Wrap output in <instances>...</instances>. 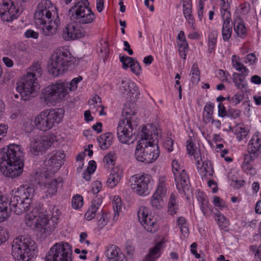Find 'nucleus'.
<instances>
[{
	"instance_id": "f257e3e1",
	"label": "nucleus",
	"mask_w": 261,
	"mask_h": 261,
	"mask_svg": "<svg viewBox=\"0 0 261 261\" xmlns=\"http://www.w3.org/2000/svg\"><path fill=\"white\" fill-rule=\"evenodd\" d=\"M137 138L139 140L135 152L136 159L146 164L155 161L160 155L156 126L152 124L143 126L138 132Z\"/></svg>"
},
{
	"instance_id": "f03ea898",
	"label": "nucleus",
	"mask_w": 261,
	"mask_h": 261,
	"mask_svg": "<svg viewBox=\"0 0 261 261\" xmlns=\"http://www.w3.org/2000/svg\"><path fill=\"white\" fill-rule=\"evenodd\" d=\"M24 152L20 145L10 144L0 149V172L14 178L19 175L24 167Z\"/></svg>"
},
{
	"instance_id": "7ed1b4c3",
	"label": "nucleus",
	"mask_w": 261,
	"mask_h": 261,
	"mask_svg": "<svg viewBox=\"0 0 261 261\" xmlns=\"http://www.w3.org/2000/svg\"><path fill=\"white\" fill-rule=\"evenodd\" d=\"M43 205L39 204L25 217L27 225L33 228H37L40 231L50 232L56 228L61 215L60 211L56 207L52 208L50 219L46 214Z\"/></svg>"
},
{
	"instance_id": "20e7f679",
	"label": "nucleus",
	"mask_w": 261,
	"mask_h": 261,
	"mask_svg": "<svg viewBox=\"0 0 261 261\" xmlns=\"http://www.w3.org/2000/svg\"><path fill=\"white\" fill-rule=\"evenodd\" d=\"M40 65L34 63L29 69L21 80L17 83L16 89L20 95L21 99L28 101L34 96L36 76L41 74Z\"/></svg>"
},
{
	"instance_id": "39448f33",
	"label": "nucleus",
	"mask_w": 261,
	"mask_h": 261,
	"mask_svg": "<svg viewBox=\"0 0 261 261\" xmlns=\"http://www.w3.org/2000/svg\"><path fill=\"white\" fill-rule=\"evenodd\" d=\"M37 246L29 238H15L12 245V255L17 261H31L36 256Z\"/></svg>"
},
{
	"instance_id": "423d86ee",
	"label": "nucleus",
	"mask_w": 261,
	"mask_h": 261,
	"mask_svg": "<svg viewBox=\"0 0 261 261\" xmlns=\"http://www.w3.org/2000/svg\"><path fill=\"white\" fill-rule=\"evenodd\" d=\"M32 198L30 197H11L10 202L0 199V223L9 217V210L14 212L16 215H20L29 210L32 204Z\"/></svg>"
},
{
	"instance_id": "0eeeda50",
	"label": "nucleus",
	"mask_w": 261,
	"mask_h": 261,
	"mask_svg": "<svg viewBox=\"0 0 261 261\" xmlns=\"http://www.w3.org/2000/svg\"><path fill=\"white\" fill-rule=\"evenodd\" d=\"M89 5L87 0H80L75 2L69 10V15L71 19L80 24L92 23L95 19V16L89 8Z\"/></svg>"
},
{
	"instance_id": "6e6552de",
	"label": "nucleus",
	"mask_w": 261,
	"mask_h": 261,
	"mask_svg": "<svg viewBox=\"0 0 261 261\" xmlns=\"http://www.w3.org/2000/svg\"><path fill=\"white\" fill-rule=\"evenodd\" d=\"M68 51L59 50L51 57L48 66V71L55 76L63 74L72 64Z\"/></svg>"
},
{
	"instance_id": "1a4fd4ad",
	"label": "nucleus",
	"mask_w": 261,
	"mask_h": 261,
	"mask_svg": "<svg viewBox=\"0 0 261 261\" xmlns=\"http://www.w3.org/2000/svg\"><path fill=\"white\" fill-rule=\"evenodd\" d=\"M63 114L59 110L46 109L41 111L35 118L36 127L43 132L51 129L55 124L60 122Z\"/></svg>"
},
{
	"instance_id": "9d476101",
	"label": "nucleus",
	"mask_w": 261,
	"mask_h": 261,
	"mask_svg": "<svg viewBox=\"0 0 261 261\" xmlns=\"http://www.w3.org/2000/svg\"><path fill=\"white\" fill-rule=\"evenodd\" d=\"M172 167L176 186L179 194L190 196L192 192L189 188V177L186 171L182 169L181 164L176 160L172 161Z\"/></svg>"
},
{
	"instance_id": "9b49d317",
	"label": "nucleus",
	"mask_w": 261,
	"mask_h": 261,
	"mask_svg": "<svg viewBox=\"0 0 261 261\" xmlns=\"http://www.w3.org/2000/svg\"><path fill=\"white\" fill-rule=\"evenodd\" d=\"M71 254V246L68 243H57L48 252L45 261H72Z\"/></svg>"
},
{
	"instance_id": "f8f14e48",
	"label": "nucleus",
	"mask_w": 261,
	"mask_h": 261,
	"mask_svg": "<svg viewBox=\"0 0 261 261\" xmlns=\"http://www.w3.org/2000/svg\"><path fill=\"white\" fill-rule=\"evenodd\" d=\"M67 84L57 83L45 87L42 91L41 98L46 104L64 98L68 94Z\"/></svg>"
},
{
	"instance_id": "ddd939ff",
	"label": "nucleus",
	"mask_w": 261,
	"mask_h": 261,
	"mask_svg": "<svg viewBox=\"0 0 261 261\" xmlns=\"http://www.w3.org/2000/svg\"><path fill=\"white\" fill-rule=\"evenodd\" d=\"M65 158V154L62 150L53 151L48 154L44 162L46 170L41 174L47 179L48 176L57 172L63 164Z\"/></svg>"
},
{
	"instance_id": "4468645a",
	"label": "nucleus",
	"mask_w": 261,
	"mask_h": 261,
	"mask_svg": "<svg viewBox=\"0 0 261 261\" xmlns=\"http://www.w3.org/2000/svg\"><path fill=\"white\" fill-rule=\"evenodd\" d=\"M55 141V137L52 135L36 137L29 147V152L33 155H38L48 149Z\"/></svg>"
},
{
	"instance_id": "2eb2a0df",
	"label": "nucleus",
	"mask_w": 261,
	"mask_h": 261,
	"mask_svg": "<svg viewBox=\"0 0 261 261\" xmlns=\"http://www.w3.org/2000/svg\"><path fill=\"white\" fill-rule=\"evenodd\" d=\"M151 177L148 174H138L132 176L130 178V188L136 194L146 196L149 194L148 184Z\"/></svg>"
},
{
	"instance_id": "dca6fc26",
	"label": "nucleus",
	"mask_w": 261,
	"mask_h": 261,
	"mask_svg": "<svg viewBox=\"0 0 261 261\" xmlns=\"http://www.w3.org/2000/svg\"><path fill=\"white\" fill-rule=\"evenodd\" d=\"M136 125H132L128 127L125 124V120L119 121L117 127V134L119 141L123 144L133 143L137 137L135 136V132H133L134 127Z\"/></svg>"
},
{
	"instance_id": "f3484780",
	"label": "nucleus",
	"mask_w": 261,
	"mask_h": 261,
	"mask_svg": "<svg viewBox=\"0 0 261 261\" xmlns=\"http://www.w3.org/2000/svg\"><path fill=\"white\" fill-rule=\"evenodd\" d=\"M147 209L143 207L138 211V217L142 226L148 232L153 233L157 231L158 226L156 219L151 215H148Z\"/></svg>"
},
{
	"instance_id": "a211bd4d",
	"label": "nucleus",
	"mask_w": 261,
	"mask_h": 261,
	"mask_svg": "<svg viewBox=\"0 0 261 261\" xmlns=\"http://www.w3.org/2000/svg\"><path fill=\"white\" fill-rule=\"evenodd\" d=\"M86 34L81 24L75 21L68 24L63 31L62 37L66 41L81 38Z\"/></svg>"
},
{
	"instance_id": "6ab92c4d",
	"label": "nucleus",
	"mask_w": 261,
	"mask_h": 261,
	"mask_svg": "<svg viewBox=\"0 0 261 261\" xmlns=\"http://www.w3.org/2000/svg\"><path fill=\"white\" fill-rule=\"evenodd\" d=\"M19 10L16 9L13 2H5L0 6V16L3 21H9L11 15L18 13Z\"/></svg>"
},
{
	"instance_id": "aec40b11",
	"label": "nucleus",
	"mask_w": 261,
	"mask_h": 261,
	"mask_svg": "<svg viewBox=\"0 0 261 261\" xmlns=\"http://www.w3.org/2000/svg\"><path fill=\"white\" fill-rule=\"evenodd\" d=\"M221 16L223 20L222 29V37L224 41H227L230 38L232 31V27L230 24L231 14L229 11H225V12L222 11Z\"/></svg>"
},
{
	"instance_id": "412c9836",
	"label": "nucleus",
	"mask_w": 261,
	"mask_h": 261,
	"mask_svg": "<svg viewBox=\"0 0 261 261\" xmlns=\"http://www.w3.org/2000/svg\"><path fill=\"white\" fill-rule=\"evenodd\" d=\"M55 8L49 0H42L40 2L36 10L40 11L42 13V11H44L45 13V18L49 19L52 17L53 12L55 14L54 10Z\"/></svg>"
},
{
	"instance_id": "4be33fe9",
	"label": "nucleus",
	"mask_w": 261,
	"mask_h": 261,
	"mask_svg": "<svg viewBox=\"0 0 261 261\" xmlns=\"http://www.w3.org/2000/svg\"><path fill=\"white\" fill-rule=\"evenodd\" d=\"M261 149V134L256 132L250 140L248 144V151L253 153H260Z\"/></svg>"
},
{
	"instance_id": "5701e85b",
	"label": "nucleus",
	"mask_w": 261,
	"mask_h": 261,
	"mask_svg": "<svg viewBox=\"0 0 261 261\" xmlns=\"http://www.w3.org/2000/svg\"><path fill=\"white\" fill-rule=\"evenodd\" d=\"M121 84L122 85L121 87L122 92L124 93L127 92L126 94H129L130 96L135 98L139 95L138 88L134 83L123 80L121 82Z\"/></svg>"
},
{
	"instance_id": "b1692460",
	"label": "nucleus",
	"mask_w": 261,
	"mask_h": 261,
	"mask_svg": "<svg viewBox=\"0 0 261 261\" xmlns=\"http://www.w3.org/2000/svg\"><path fill=\"white\" fill-rule=\"evenodd\" d=\"M136 112L130 107H128L126 106L123 108L122 111V116L124 119V120L126 121V125L128 127L134 125L137 126V122L135 120V115Z\"/></svg>"
},
{
	"instance_id": "393cba45",
	"label": "nucleus",
	"mask_w": 261,
	"mask_h": 261,
	"mask_svg": "<svg viewBox=\"0 0 261 261\" xmlns=\"http://www.w3.org/2000/svg\"><path fill=\"white\" fill-rule=\"evenodd\" d=\"M112 140L113 135L109 132L102 134L97 138L99 146L102 150L107 149L110 147Z\"/></svg>"
},
{
	"instance_id": "a878e982",
	"label": "nucleus",
	"mask_w": 261,
	"mask_h": 261,
	"mask_svg": "<svg viewBox=\"0 0 261 261\" xmlns=\"http://www.w3.org/2000/svg\"><path fill=\"white\" fill-rule=\"evenodd\" d=\"M198 171L202 177H208L213 175L214 169L211 162L205 160L202 162L200 167L198 166Z\"/></svg>"
},
{
	"instance_id": "bb28decb",
	"label": "nucleus",
	"mask_w": 261,
	"mask_h": 261,
	"mask_svg": "<svg viewBox=\"0 0 261 261\" xmlns=\"http://www.w3.org/2000/svg\"><path fill=\"white\" fill-rule=\"evenodd\" d=\"M105 254L107 257L108 261L117 260V258H119L120 254H123L121 252L120 249L115 245L109 246Z\"/></svg>"
},
{
	"instance_id": "cd10ccee",
	"label": "nucleus",
	"mask_w": 261,
	"mask_h": 261,
	"mask_svg": "<svg viewBox=\"0 0 261 261\" xmlns=\"http://www.w3.org/2000/svg\"><path fill=\"white\" fill-rule=\"evenodd\" d=\"M234 31L237 36L241 38H245L247 36V29L243 21L240 18L234 20Z\"/></svg>"
},
{
	"instance_id": "c85d7f7f",
	"label": "nucleus",
	"mask_w": 261,
	"mask_h": 261,
	"mask_svg": "<svg viewBox=\"0 0 261 261\" xmlns=\"http://www.w3.org/2000/svg\"><path fill=\"white\" fill-rule=\"evenodd\" d=\"M162 244V242H159L150 249L148 253L145 256V261H155L160 256Z\"/></svg>"
},
{
	"instance_id": "c756f323",
	"label": "nucleus",
	"mask_w": 261,
	"mask_h": 261,
	"mask_svg": "<svg viewBox=\"0 0 261 261\" xmlns=\"http://www.w3.org/2000/svg\"><path fill=\"white\" fill-rule=\"evenodd\" d=\"M62 181L61 177L55 179L50 182L46 184L44 186V192L46 193V196L49 195L55 194L58 190V185Z\"/></svg>"
},
{
	"instance_id": "7c9ffc66",
	"label": "nucleus",
	"mask_w": 261,
	"mask_h": 261,
	"mask_svg": "<svg viewBox=\"0 0 261 261\" xmlns=\"http://www.w3.org/2000/svg\"><path fill=\"white\" fill-rule=\"evenodd\" d=\"M168 191V188L166 183L165 177L159 178L156 189L153 196H165Z\"/></svg>"
},
{
	"instance_id": "2f4dec72",
	"label": "nucleus",
	"mask_w": 261,
	"mask_h": 261,
	"mask_svg": "<svg viewBox=\"0 0 261 261\" xmlns=\"http://www.w3.org/2000/svg\"><path fill=\"white\" fill-rule=\"evenodd\" d=\"M214 105L212 103H206L203 109V121L204 123H208L212 119Z\"/></svg>"
},
{
	"instance_id": "473e14b6",
	"label": "nucleus",
	"mask_w": 261,
	"mask_h": 261,
	"mask_svg": "<svg viewBox=\"0 0 261 261\" xmlns=\"http://www.w3.org/2000/svg\"><path fill=\"white\" fill-rule=\"evenodd\" d=\"M45 13L44 11H42V13L40 11L36 10L34 14L35 22L36 25H44L47 23H50L52 22V17L49 19L45 18Z\"/></svg>"
},
{
	"instance_id": "72a5a7b5",
	"label": "nucleus",
	"mask_w": 261,
	"mask_h": 261,
	"mask_svg": "<svg viewBox=\"0 0 261 261\" xmlns=\"http://www.w3.org/2000/svg\"><path fill=\"white\" fill-rule=\"evenodd\" d=\"M232 80L235 86L242 91L246 90V83L245 79L240 75V73L234 72L232 75Z\"/></svg>"
},
{
	"instance_id": "f704fd0d",
	"label": "nucleus",
	"mask_w": 261,
	"mask_h": 261,
	"mask_svg": "<svg viewBox=\"0 0 261 261\" xmlns=\"http://www.w3.org/2000/svg\"><path fill=\"white\" fill-rule=\"evenodd\" d=\"M121 177L115 170L111 172L107 181L108 186L111 188L115 187L119 182Z\"/></svg>"
},
{
	"instance_id": "c9c22d12",
	"label": "nucleus",
	"mask_w": 261,
	"mask_h": 261,
	"mask_svg": "<svg viewBox=\"0 0 261 261\" xmlns=\"http://www.w3.org/2000/svg\"><path fill=\"white\" fill-rule=\"evenodd\" d=\"M233 130L238 141H242L248 134V130L245 127L239 125H237L234 127Z\"/></svg>"
},
{
	"instance_id": "e433bc0d",
	"label": "nucleus",
	"mask_w": 261,
	"mask_h": 261,
	"mask_svg": "<svg viewBox=\"0 0 261 261\" xmlns=\"http://www.w3.org/2000/svg\"><path fill=\"white\" fill-rule=\"evenodd\" d=\"M122 203L120 197H114L112 201V205L114 211V220H117L119 217V213L121 210Z\"/></svg>"
},
{
	"instance_id": "4c0bfd02",
	"label": "nucleus",
	"mask_w": 261,
	"mask_h": 261,
	"mask_svg": "<svg viewBox=\"0 0 261 261\" xmlns=\"http://www.w3.org/2000/svg\"><path fill=\"white\" fill-rule=\"evenodd\" d=\"M20 194H23L25 196H31L37 194L33 185L27 186L26 185L21 186L17 190Z\"/></svg>"
},
{
	"instance_id": "58836bf2",
	"label": "nucleus",
	"mask_w": 261,
	"mask_h": 261,
	"mask_svg": "<svg viewBox=\"0 0 261 261\" xmlns=\"http://www.w3.org/2000/svg\"><path fill=\"white\" fill-rule=\"evenodd\" d=\"M200 70L198 68L197 63H194L192 67L190 73L191 75V82L193 83L197 84L200 80Z\"/></svg>"
},
{
	"instance_id": "ea45409f",
	"label": "nucleus",
	"mask_w": 261,
	"mask_h": 261,
	"mask_svg": "<svg viewBox=\"0 0 261 261\" xmlns=\"http://www.w3.org/2000/svg\"><path fill=\"white\" fill-rule=\"evenodd\" d=\"M192 13V6H183V13L186 19L190 24L193 25L194 23V18Z\"/></svg>"
},
{
	"instance_id": "a19ab883",
	"label": "nucleus",
	"mask_w": 261,
	"mask_h": 261,
	"mask_svg": "<svg viewBox=\"0 0 261 261\" xmlns=\"http://www.w3.org/2000/svg\"><path fill=\"white\" fill-rule=\"evenodd\" d=\"M215 220L222 228H225L228 225V221L226 218L219 211L215 214Z\"/></svg>"
},
{
	"instance_id": "79ce46f5",
	"label": "nucleus",
	"mask_w": 261,
	"mask_h": 261,
	"mask_svg": "<svg viewBox=\"0 0 261 261\" xmlns=\"http://www.w3.org/2000/svg\"><path fill=\"white\" fill-rule=\"evenodd\" d=\"M177 204L175 197H170L168 203V212L171 215L176 213L177 210Z\"/></svg>"
},
{
	"instance_id": "37998d69",
	"label": "nucleus",
	"mask_w": 261,
	"mask_h": 261,
	"mask_svg": "<svg viewBox=\"0 0 261 261\" xmlns=\"http://www.w3.org/2000/svg\"><path fill=\"white\" fill-rule=\"evenodd\" d=\"M217 43V34L216 33H211L208 36V52L212 53L214 51L216 44Z\"/></svg>"
},
{
	"instance_id": "c03bdc74",
	"label": "nucleus",
	"mask_w": 261,
	"mask_h": 261,
	"mask_svg": "<svg viewBox=\"0 0 261 261\" xmlns=\"http://www.w3.org/2000/svg\"><path fill=\"white\" fill-rule=\"evenodd\" d=\"M115 158V154L113 152H109L104 156L103 161L107 164V168H109L110 165L114 166Z\"/></svg>"
},
{
	"instance_id": "a18cd8bd",
	"label": "nucleus",
	"mask_w": 261,
	"mask_h": 261,
	"mask_svg": "<svg viewBox=\"0 0 261 261\" xmlns=\"http://www.w3.org/2000/svg\"><path fill=\"white\" fill-rule=\"evenodd\" d=\"M119 59L122 64V68L124 69H127L130 63L133 62V58L124 55H119Z\"/></svg>"
},
{
	"instance_id": "49530a36",
	"label": "nucleus",
	"mask_w": 261,
	"mask_h": 261,
	"mask_svg": "<svg viewBox=\"0 0 261 261\" xmlns=\"http://www.w3.org/2000/svg\"><path fill=\"white\" fill-rule=\"evenodd\" d=\"M101 203L102 199L101 197H94L91 201L90 207H92L93 208H94L101 213L102 212V210L101 208Z\"/></svg>"
},
{
	"instance_id": "de8ad7c7",
	"label": "nucleus",
	"mask_w": 261,
	"mask_h": 261,
	"mask_svg": "<svg viewBox=\"0 0 261 261\" xmlns=\"http://www.w3.org/2000/svg\"><path fill=\"white\" fill-rule=\"evenodd\" d=\"M100 214H101V216L97 222V226L99 229H101L107 224L109 221V218L108 214L103 213L102 212Z\"/></svg>"
},
{
	"instance_id": "09e8293b",
	"label": "nucleus",
	"mask_w": 261,
	"mask_h": 261,
	"mask_svg": "<svg viewBox=\"0 0 261 261\" xmlns=\"http://www.w3.org/2000/svg\"><path fill=\"white\" fill-rule=\"evenodd\" d=\"M197 200L200 203V209L204 215L206 213L207 208L208 207L209 203L206 197H197Z\"/></svg>"
},
{
	"instance_id": "8fccbe9b",
	"label": "nucleus",
	"mask_w": 261,
	"mask_h": 261,
	"mask_svg": "<svg viewBox=\"0 0 261 261\" xmlns=\"http://www.w3.org/2000/svg\"><path fill=\"white\" fill-rule=\"evenodd\" d=\"M71 205L74 209L81 208L83 205V197H72Z\"/></svg>"
},
{
	"instance_id": "3c124183",
	"label": "nucleus",
	"mask_w": 261,
	"mask_h": 261,
	"mask_svg": "<svg viewBox=\"0 0 261 261\" xmlns=\"http://www.w3.org/2000/svg\"><path fill=\"white\" fill-rule=\"evenodd\" d=\"M129 67L131 69L132 72L136 75H139L141 71V67L138 62L133 59V62L130 63Z\"/></svg>"
},
{
	"instance_id": "603ef678",
	"label": "nucleus",
	"mask_w": 261,
	"mask_h": 261,
	"mask_svg": "<svg viewBox=\"0 0 261 261\" xmlns=\"http://www.w3.org/2000/svg\"><path fill=\"white\" fill-rule=\"evenodd\" d=\"M100 212L94 208L90 207L85 214V218L86 220L90 221L92 219L95 218L97 215H100Z\"/></svg>"
},
{
	"instance_id": "864d4df0",
	"label": "nucleus",
	"mask_w": 261,
	"mask_h": 261,
	"mask_svg": "<svg viewBox=\"0 0 261 261\" xmlns=\"http://www.w3.org/2000/svg\"><path fill=\"white\" fill-rule=\"evenodd\" d=\"M242 169L247 173L254 175L255 174V169L253 166L249 163L243 162L241 165Z\"/></svg>"
},
{
	"instance_id": "5fc2aeb1",
	"label": "nucleus",
	"mask_w": 261,
	"mask_h": 261,
	"mask_svg": "<svg viewBox=\"0 0 261 261\" xmlns=\"http://www.w3.org/2000/svg\"><path fill=\"white\" fill-rule=\"evenodd\" d=\"M150 202L152 207L158 209L162 208L164 205V202L161 197H153Z\"/></svg>"
},
{
	"instance_id": "6e6d98bb",
	"label": "nucleus",
	"mask_w": 261,
	"mask_h": 261,
	"mask_svg": "<svg viewBox=\"0 0 261 261\" xmlns=\"http://www.w3.org/2000/svg\"><path fill=\"white\" fill-rule=\"evenodd\" d=\"M241 113V111L239 109L229 108L227 110V114L226 117L235 119L240 116Z\"/></svg>"
},
{
	"instance_id": "4d7b16f0",
	"label": "nucleus",
	"mask_w": 261,
	"mask_h": 261,
	"mask_svg": "<svg viewBox=\"0 0 261 261\" xmlns=\"http://www.w3.org/2000/svg\"><path fill=\"white\" fill-rule=\"evenodd\" d=\"M196 146L193 142L192 139L190 138L187 141V150L188 153L190 155H194L197 153L195 152Z\"/></svg>"
},
{
	"instance_id": "13d9d810",
	"label": "nucleus",
	"mask_w": 261,
	"mask_h": 261,
	"mask_svg": "<svg viewBox=\"0 0 261 261\" xmlns=\"http://www.w3.org/2000/svg\"><path fill=\"white\" fill-rule=\"evenodd\" d=\"M259 156V153L257 152L253 153L251 151H248V153L246 154L244 156V162L246 163H250L257 158Z\"/></svg>"
},
{
	"instance_id": "bf43d9fd",
	"label": "nucleus",
	"mask_w": 261,
	"mask_h": 261,
	"mask_svg": "<svg viewBox=\"0 0 261 261\" xmlns=\"http://www.w3.org/2000/svg\"><path fill=\"white\" fill-rule=\"evenodd\" d=\"M83 78L81 76L74 78L69 84V89L70 91H74L76 89L77 84L82 80Z\"/></svg>"
},
{
	"instance_id": "052dcab7",
	"label": "nucleus",
	"mask_w": 261,
	"mask_h": 261,
	"mask_svg": "<svg viewBox=\"0 0 261 261\" xmlns=\"http://www.w3.org/2000/svg\"><path fill=\"white\" fill-rule=\"evenodd\" d=\"M204 0H199V7L198 10V17L199 19L201 21L203 17V8L204 4L203 3Z\"/></svg>"
},
{
	"instance_id": "680f3d73",
	"label": "nucleus",
	"mask_w": 261,
	"mask_h": 261,
	"mask_svg": "<svg viewBox=\"0 0 261 261\" xmlns=\"http://www.w3.org/2000/svg\"><path fill=\"white\" fill-rule=\"evenodd\" d=\"M24 36L27 38H33L37 39L39 36V34L37 32L34 31L33 30L29 29L27 30L24 33Z\"/></svg>"
},
{
	"instance_id": "e2e57ef3",
	"label": "nucleus",
	"mask_w": 261,
	"mask_h": 261,
	"mask_svg": "<svg viewBox=\"0 0 261 261\" xmlns=\"http://www.w3.org/2000/svg\"><path fill=\"white\" fill-rule=\"evenodd\" d=\"M243 99V96L240 94L237 93L231 98V102L234 106L239 104Z\"/></svg>"
},
{
	"instance_id": "0e129e2a",
	"label": "nucleus",
	"mask_w": 261,
	"mask_h": 261,
	"mask_svg": "<svg viewBox=\"0 0 261 261\" xmlns=\"http://www.w3.org/2000/svg\"><path fill=\"white\" fill-rule=\"evenodd\" d=\"M101 188H102L101 183L98 180L95 181L92 185V193L93 194H97L100 191Z\"/></svg>"
},
{
	"instance_id": "69168bd1",
	"label": "nucleus",
	"mask_w": 261,
	"mask_h": 261,
	"mask_svg": "<svg viewBox=\"0 0 261 261\" xmlns=\"http://www.w3.org/2000/svg\"><path fill=\"white\" fill-rule=\"evenodd\" d=\"M101 47L100 48V51L101 53H104L105 56H107L109 53V45L107 42L105 41H102L100 42Z\"/></svg>"
},
{
	"instance_id": "338daca9",
	"label": "nucleus",
	"mask_w": 261,
	"mask_h": 261,
	"mask_svg": "<svg viewBox=\"0 0 261 261\" xmlns=\"http://www.w3.org/2000/svg\"><path fill=\"white\" fill-rule=\"evenodd\" d=\"M52 29L53 28L50 24L43 25V27L42 28L43 34L46 36H51L53 35V33L51 32Z\"/></svg>"
},
{
	"instance_id": "774afa93",
	"label": "nucleus",
	"mask_w": 261,
	"mask_h": 261,
	"mask_svg": "<svg viewBox=\"0 0 261 261\" xmlns=\"http://www.w3.org/2000/svg\"><path fill=\"white\" fill-rule=\"evenodd\" d=\"M173 140L171 138H168L164 143V146L169 152H171L173 150Z\"/></svg>"
}]
</instances>
